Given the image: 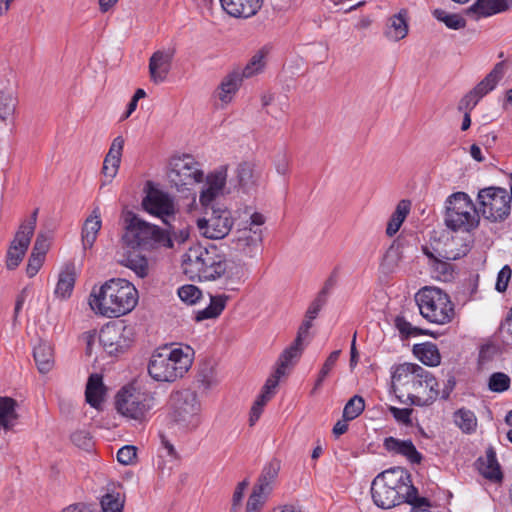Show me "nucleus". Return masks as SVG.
<instances>
[{"label": "nucleus", "mask_w": 512, "mask_h": 512, "mask_svg": "<svg viewBox=\"0 0 512 512\" xmlns=\"http://www.w3.org/2000/svg\"><path fill=\"white\" fill-rule=\"evenodd\" d=\"M182 269L190 280L198 281L223 279L227 283H240L245 275L243 265L228 259L214 244L191 246L182 255Z\"/></svg>", "instance_id": "nucleus-1"}, {"label": "nucleus", "mask_w": 512, "mask_h": 512, "mask_svg": "<svg viewBox=\"0 0 512 512\" xmlns=\"http://www.w3.org/2000/svg\"><path fill=\"white\" fill-rule=\"evenodd\" d=\"M138 302L137 289L125 279H111L93 288L89 305L96 313L114 318L131 312Z\"/></svg>", "instance_id": "nucleus-2"}, {"label": "nucleus", "mask_w": 512, "mask_h": 512, "mask_svg": "<svg viewBox=\"0 0 512 512\" xmlns=\"http://www.w3.org/2000/svg\"><path fill=\"white\" fill-rule=\"evenodd\" d=\"M417 489L412 485L410 474L403 468L395 467L378 474L371 483L374 504L390 509L415 499Z\"/></svg>", "instance_id": "nucleus-3"}, {"label": "nucleus", "mask_w": 512, "mask_h": 512, "mask_svg": "<svg viewBox=\"0 0 512 512\" xmlns=\"http://www.w3.org/2000/svg\"><path fill=\"white\" fill-rule=\"evenodd\" d=\"M192 350L190 347H162L156 350L148 363V373L158 382H174L184 376L192 365Z\"/></svg>", "instance_id": "nucleus-4"}, {"label": "nucleus", "mask_w": 512, "mask_h": 512, "mask_svg": "<svg viewBox=\"0 0 512 512\" xmlns=\"http://www.w3.org/2000/svg\"><path fill=\"white\" fill-rule=\"evenodd\" d=\"M394 385L405 388L408 392L414 391L417 395H410L413 404L420 403L419 394H426V401H433L439 396L438 382L436 378L425 368L414 363L398 365L392 373Z\"/></svg>", "instance_id": "nucleus-5"}, {"label": "nucleus", "mask_w": 512, "mask_h": 512, "mask_svg": "<svg viewBox=\"0 0 512 512\" xmlns=\"http://www.w3.org/2000/svg\"><path fill=\"white\" fill-rule=\"evenodd\" d=\"M122 240L132 249L150 250L157 246L172 249V239L165 234V230L142 220L137 215L129 219Z\"/></svg>", "instance_id": "nucleus-6"}, {"label": "nucleus", "mask_w": 512, "mask_h": 512, "mask_svg": "<svg viewBox=\"0 0 512 512\" xmlns=\"http://www.w3.org/2000/svg\"><path fill=\"white\" fill-rule=\"evenodd\" d=\"M420 314L430 323L444 325L454 317V305L447 293L436 287H424L415 295Z\"/></svg>", "instance_id": "nucleus-7"}, {"label": "nucleus", "mask_w": 512, "mask_h": 512, "mask_svg": "<svg viewBox=\"0 0 512 512\" xmlns=\"http://www.w3.org/2000/svg\"><path fill=\"white\" fill-rule=\"evenodd\" d=\"M445 224L453 231H470L479 224V212L464 192L450 195L446 201Z\"/></svg>", "instance_id": "nucleus-8"}, {"label": "nucleus", "mask_w": 512, "mask_h": 512, "mask_svg": "<svg viewBox=\"0 0 512 512\" xmlns=\"http://www.w3.org/2000/svg\"><path fill=\"white\" fill-rule=\"evenodd\" d=\"M115 406L124 417L142 422L154 407V397L148 392L129 385L117 393Z\"/></svg>", "instance_id": "nucleus-9"}, {"label": "nucleus", "mask_w": 512, "mask_h": 512, "mask_svg": "<svg viewBox=\"0 0 512 512\" xmlns=\"http://www.w3.org/2000/svg\"><path fill=\"white\" fill-rule=\"evenodd\" d=\"M478 212L485 219L492 222L502 221L507 218L511 211V193L505 188L487 187L478 192Z\"/></svg>", "instance_id": "nucleus-10"}, {"label": "nucleus", "mask_w": 512, "mask_h": 512, "mask_svg": "<svg viewBox=\"0 0 512 512\" xmlns=\"http://www.w3.org/2000/svg\"><path fill=\"white\" fill-rule=\"evenodd\" d=\"M172 417L187 430L196 429L201 422V404L197 394L190 390L175 393L172 398Z\"/></svg>", "instance_id": "nucleus-11"}, {"label": "nucleus", "mask_w": 512, "mask_h": 512, "mask_svg": "<svg viewBox=\"0 0 512 512\" xmlns=\"http://www.w3.org/2000/svg\"><path fill=\"white\" fill-rule=\"evenodd\" d=\"M205 209V214L209 215L210 211V216L197 220L200 233L209 239H223L233 226L231 212L219 203L211 204Z\"/></svg>", "instance_id": "nucleus-12"}, {"label": "nucleus", "mask_w": 512, "mask_h": 512, "mask_svg": "<svg viewBox=\"0 0 512 512\" xmlns=\"http://www.w3.org/2000/svg\"><path fill=\"white\" fill-rule=\"evenodd\" d=\"M143 209L152 216L159 218L162 223L172 227L178 212L174 198L157 188H150L142 199Z\"/></svg>", "instance_id": "nucleus-13"}, {"label": "nucleus", "mask_w": 512, "mask_h": 512, "mask_svg": "<svg viewBox=\"0 0 512 512\" xmlns=\"http://www.w3.org/2000/svg\"><path fill=\"white\" fill-rule=\"evenodd\" d=\"M203 178L200 164L192 156L183 155L171 160L168 179L176 188L200 183Z\"/></svg>", "instance_id": "nucleus-14"}, {"label": "nucleus", "mask_w": 512, "mask_h": 512, "mask_svg": "<svg viewBox=\"0 0 512 512\" xmlns=\"http://www.w3.org/2000/svg\"><path fill=\"white\" fill-rule=\"evenodd\" d=\"M132 336V329L122 323L107 324L100 330L99 342L105 352L113 356L130 347Z\"/></svg>", "instance_id": "nucleus-15"}, {"label": "nucleus", "mask_w": 512, "mask_h": 512, "mask_svg": "<svg viewBox=\"0 0 512 512\" xmlns=\"http://www.w3.org/2000/svg\"><path fill=\"white\" fill-rule=\"evenodd\" d=\"M37 212L38 210L36 209L31 215L30 219L25 221L20 226L14 240L11 243V246L7 252L6 261L7 267L9 269H15L20 264L28 249L36 226Z\"/></svg>", "instance_id": "nucleus-16"}, {"label": "nucleus", "mask_w": 512, "mask_h": 512, "mask_svg": "<svg viewBox=\"0 0 512 512\" xmlns=\"http://www.w3.org/2000/svg\"><path fill=\"white\" fill-rule=\"evenodd\" d=\"M235 249L248 257H254L262 243L260 228L243 227L236 231L233 239Z\"/></svg>", "instance_id": "nucleus-17"}, {"label": "nucleus", "mask_w": 512, "mask_h": 512, "mask_svg": "<svg viewBox=\"0 0 512 512\" xmlns=\"http://www.w3.org/2000/svg\"><path fill=\"white\" fill-rule=\"evenodd\" d=\"M227 179V167L221 166L206 177V185L202 190L199 200L202 206L208 207L217 204L216 197L222 193Z\"/></svg>", "instance_id": "nucleus-18"}, {"label": "nucleus", "mask_w": 512, "mask_h": 512, "mask_svg": "<svg viewBox=\"0 0 512 512\" xmlns=\"http://www.w3.org/2000/svg\"><path fill=\"white\" fill-rule=\"evenodd\" d=\"M174 50H158L149 59V75L155 84L164 82L171 70Z\"/></svg>", "instance_id": "nucleus-19"}, {"label": "nucleus", "mask_w": 512, "mask_h": 512, "mask_svg": "<svg viewBox=\"0 0 512 512\" xmlns=\"http://www.w3.org/2000/svg\"><path fill=\"white\" fill-rule=\"evenodd\" d=\"M383 447L389 454L400 455L411 464H420L423 459L422 454L416 449L411 440H402L389 436L384 439Z\"/></svg>", "instance_id": "nucleus-20"}, {"label": "nucleus", "mask_w": 512, "mask_h": 512, "mask_svg": "<svg viewBox=\"0 0 512 512\" xmlns=\"http://www.w3.org/2000/svg\"><path fill=\"white\" fill-rule=\"evenodd\" d=\"M223 10L236 18L254 16L262 7L263 0H220Z\"/></svg>", "instance_id": "nucleus-21"}, {"label": "nucleus", "mask_w": 512, "mask_h": 512, "mask_svg": "<svg viewBox=\"0 0 512 512\" xmlns=\"http://www.w3.org/2000/svg\"><path fill=\"white\" fill-rule=\"evenodd\" d=\"M279 471L280 461L273 459L268 462L263 467L254 489L269 496L273 490Z\"/></svg>", "instance_id": "nucleus-22"}, {"label": "nucleus", "mask_w": 512, "mask_h": 512, "mask_svg": "<svg viewBox=\"0 0 512 512\" xmlns=\"http://www.w3.org/2000/svg\"><path fill=\"white\" fill-rule=\"evenodd\" d=\"M243 79L238 70L232 71L222 79L218 87L217 97L223 104L231 102Z\"/></svg>", "instance_id": "nucleus-23"}, {"label": "nucleus", "mask_w": 512, "mask_h": 512, "mask_svg": "<svg viewBox=\"0 0 512 512\" xmlns=\"http://www.w3.org/2000/svg\"><path fill=\"white\" fill-rule=\"evenodd\" d=\"M478 469L480 473L491 481H501L503 478L500 465L497 461L496 452L492 447L486 450L485 459H478Z\"/></svg>", "instance_id": "nucleus-24"}, {"label": "nucleus", "mask_w": 512, "mask_h": 512, "mask_svg": "<svg viewBox=\"0 0 512 512\" xmlns=\"http://www.w3.org/2000/svg\"><path fill=\"white\" fill-rule=\"evenodd\" d=\"M503 76L504 64L499 62L486 75V77L472 89V91L477 95L478 98L482 99L485 95L495 89Z\"/></svg>", "instance_id": "nucleus-25"}, {"label": "nucleus", "mask_w": 512, "mask_h": 512, "mask_svg": "<svg viewBox=\"0 0 512 512\" xmlns=\"http://www.w3.org/2000/svg\"><path fill=\"white\" fill-rule=\"evenodd\" d=\"M408 33V23L406 12L400 11L388 19L385 29V36L391 41H399L406 37Z\"/></svg>", "instance_id": "nucleus-26"}, {"label": "nucleus", "mask_w": 512, "mask_h": 512, "mask_svg": "<svg viewBox=\"0 0 512 512\" xmlns=\"http://www.w3.org/2000/svg\"><path fill=\"white\" fill-rule=\"evenodd\" d=\"M101 219L98 209L93 210L92 214L85 220L82 228L83 248L89 249L96 241L99 230L101 229Z\"/></svg>", "instance_id": "nucleus-27"}, {"label": "nucleus", "mask_w": 512, "mask_h": 512, "mask_svg": "<svg viewBox=\"0 0 512 512\" xmlns=\"http://www.w3.org/2000/svg\"><path fill=\"white\" fill-rule=\"evenodd\" d=\"M75 265L67 263L59 274V279L55 288V294L61 298H67L71 295L75 284Z\"/></svg>", "instance_id": "nucleus-28"}, {"label": "nucleus", "mask_w": 512, "mask_h": 512, "mask_svg": "<svg viewBox=\"0 0 512 512\" xmlns=\"http://www.w3.org/2000/svg\"><path fill=\"white\" fill-rule=\"evenodd\" d=\"M104 393L105 388L103 385L102 376L99 374L90 375L85 391L87 403L94 408H98L103 401Z\"/></svg>", "instance_id": "nucleus-29"}, {"label": "nucleus", "mask_w": 512, "mask_h": 512, "mask_svg": "<svg viewBox=\"0 0 512 512\" xmlns=\"http://www.w3.org/2000/svg\"><path fill=\"white\" fill-rule=\"evenodd\" d=\"M33 357L40 373L49 372L54 364L53 350L48 342L41 341L33 349Z\"/></svg>", "instance_id": "nucleus-30"}, {"label": "nucleus", "mask_w": 512, "mask_h": 512, "mask_svg": "<svg viewBox=\"0 0 512 512\" xmlns=\"http://www.w3.org/2000/svg\"><path fill=\"white\" fill-rule=\"evenodd\" d=\"M511 6L512 0H477L470 9L482 16H491L503 12Z\"/></svg>", "instance_id": "nucleus-31"}, {"label": "nucleus", "mask_w": 512, "mask_h": 512, "mask_svg": "<svg viewBox=\"0 0 512 512\" xmlns=\"http://www.w3.org/2000/svg\"><path fill=\"white\" fill-rule=\"evenodd\" d=\"M16 401L10 397L0 396V429L10 430L18 418Z\"/></svg>", "instance_id": "nucleus-32"}, {"label": "nucleus", "mask_w": 512, "mask_h": 512, "mask_svg": "<svg viewBox=\"0 0 512 512\" xmlns=\"http://www.w3.org/2000/svg\"><path fill=\"white\" fill-rule=\"evenodd\" d=\"M228 299L229 297L227 295L211 296L210 304L196 313L195 320L200 322L206 319L218 317L224 310Z\"/></svg>", "instance_id": "nucleus-33"}, {"label": "nucleus", "mask_w": 512, "mask_h": 512, "mask_svg": "<svg viewBox=\"0 0 512 512\" xmlns=\"http://www.w3.org/2000/svg\"><path fill=\"white\" fill-rule=\"evenodd\" d=\"M413 351L417 358L427 366H437L440 364L441 356L439 350L431 342L415 345Z\"/></svg>", "instance_id": "nucleus-34"}, {"label": "nucleus", "mask_w": 512, "mask_h": 512, "mask_svg": "<svg viewBox=\"0 0 512 512\" xmlns=\"http://www.w3.org/2000/svg\"><path fill=\"white\" fill-rule=\"evenodd\" d=\"M411 202L409 200H401L397 206L393 214L391 215L387 228L386 234L388 236L395 235L400 229L402 223L406 219L407 215L410 212Z\"/></svg>", "instance_id": "nucleus-35"}, {"label": "nucleus", "mask_w": 512, "mask_h": 512, "mask_svg": "<svg viewBox=\"0 0 512 512\" xmlns=\"http://www.w3.org/2000/svg\"><path fill=\"white\" fill-rule=\"evenodd\" d=\"M236 178L238 186L244 191L248 192L257 181V174L255 173L254 165L250 162H242L236 168Z\"/></svg>", "instance_id": "nucleus-36"}, {"label": "nucleus", "mask_w": 512, "mask_h": 512, "mask_svg": "<svg viewBox=\"0 0 512 512\" xmlns=\"http://www.w3.org/2000/svg\"><path fill=\"white\" fill-rule=\"evenodd\" d=\"M454 423L463 433L471 434L476 430L477 418L475 413L466 408H460L454 412Z\"/></svg>", "instance_id": "nucleus-37"}, {"label": "nucleus", "mask_w": 512, "mask_h": 512, "mask_svg": "<svg viewBox=\"0 0 512 512\" xmlns=\"http://www.w3.org/2000/svg\"><path fill=\"white\" fill-rule=\"evenodd\" d=\"M303 350V344L294 340V342L280 354L276 368H281L285 371L286 368L293 365L300 358Z\"/></svg>", "instance_id": "nucleus-38"}, {"label": "nucleus", "mask_w": 512, "mask_h": 512, "mask_svg": "<svg viewBox=\"0 0 512 512\" xmlns=\"http://www.w3.org/2000/svg\"><path fill=\"white\" fill-rule=\"evenodd\" d=\"M17 99L12 91L0 90V121H7L14 115Z\"/></svg>", "instance_id": "nucleus-39"}, {"label": "nucleus", "mask_w": 512, "mask_h": 512, "mask_svg": "<svg viewBox=\"0 0 512 512\" xmlns=\"http://www.w3.org/2000/svg\"><path fill=\"white\" fill-rule=\"evenodd\" d=\"M431 259V267L435 277L442 281H449L453 277V266L449 262L441 261L431 253H426Z\"/></svg>", "instance_id": "nucleus-40"}, {"label": "nucleus", "mask_w": 512, "mask_h": 512, "mask_svg": "<svg viewBox=\"0 0 512 512\" xmlns=\"http://www.w3.org/2000/svg\"><path fill=\"white\" fill-rule=\"evenodd\" d=\"M433 16L443 22L448 28L458 30L464 28L466 25V20L458 15V14H449L442 9H435L433 11Z\"/></svg>", "instance_id": "nucleus-41"}, {"label": "nucleus", "mask_w": 512, "mask_h": 512, "mask_svg": "<svg viewBox=\"0 0 512 512\" xmlns=\"http://www.w3.org/2000/svg\"><path fill=\"white\" fill-rule=\"evenodd\" d=\"M364 409V399L359 395H354L344 406L342 417L345 420H354L364 411Z\"/></svg>", "instance_id": "nucleus-42"}, {"label": "nucleus", "mask_w": 512, "mask_h": 512, "mask_svg": "<svg viewBox=\"0 0 512 512\" xmlns=\"http://www.w3.org/2000/svg\"><path fill=\"white\" fill-rule=\"evenodd\" d=\"M511 379L503 372H494L488 379V388L495 393H503L510 388Z\"/></svg>", "instance_id": "nucleus-43"}, {"label": "nucleus", "mask_w": 512, "mask_h": 512, "mask_svg": "<svg viewBox=\"0 0 512 512\" xmlns=\"http://www.w3.org/2000/svg\"><path fill=\"white\" fill-rule=\"evenodd\" d=\"M265 52L263 50L258 51L247 63L245 68L240 72L243 78H250L255 74L262 71L265 65Z\"/></svg>", "instance_id": "nucleus-44"}, {"label": "nucleus", "mask_w": 512, "mask_h": 512, "mask_svg": "<svg viewBox=\"0 0 512 512\" xmlns=\"http://www.w3.org/2000/svg\"><path fill=\"white\" fill-rule=\"evenodd\" d=\"M124 500L119 493H107L101 499L103 512H122Z\"/></svg>", "instance_id": "nucleus-45"}, {"label": "nucleus", "mask_w": 512, "mask_h": 512, "mask_svg": "<svg viewBox=\"0 0 512 512\" xmlns=\"http://www.w3.org/2000/svg\"><path fill=\"white\" fill-rule=\"evenodd\" d=\"M126 266L141 278L148 274V261L144 256L130 254L126 259Z\"/></svg>", "instance_id": "nucleus-46"}, {"label": "nucleus", "mask_w": 512, "mask_h": 512, "mask_svg": "<svg viewBox=\"0 0 512 512\" xmlns=\"http://www.w3.org/2000/svg\"><path fill=\"white\" fill-rule=\"evenodd\" d=\"M395 326L404 337L426 335L428 331L412 326L404 317L398 316L395 319Z\"/></svg>", "instance_id": "nucleus-47"}, {"label": "nucleus", "mask_w": 512, "mask_h": 512, "mask_svg": "<svg viewBox=\"0 0 512 512\" xmlns=\"http://www.w3.org/2000/svg\"><path fill=\"white\" fill-rule=\"evenodd\" d=\"M340 353H341L340 350H335V351L331 352L330 355L327 357V359L325 360V362L319 372L318 378L315 383V388H318L322 385L325 378L328 376V374L331 372V370L336 365V362L338 361Z\"/></svg>", "instance_id": "nucleus-48"}, {"label": "nucleus", "mask_w": 512, "mask_h": 512, "mask_svg": "<svg viewBox=\"0 0 512 512\" xmlns=\"http://www.w3.org/2000/svg\"><path fill=\"white\" fill-rule=\"evenodd\" d=\"M201 295V290L195 285H183L178 289L179 298L187 304H195Z\"/></svg>", "instance_id": "nucleus-49"}, {"label": "nucleus", "mask_w": 512, "mask_h": 512, "mask_svg": "<svg viewBox=\"0 0 512 512\" xmlns=\"http://www.w3.org/2000/svg\"><path fill=\"white\" fill-rule=\"evenodd\" d=\"M267 497L268 496L266 494L253 488V491L247 502L246 512H258Z\"/></svg>", "instance_id": "nucleus-50"}, {"label": "nucleus", "mask_w": 512, "mask_h": 512, "mask_svg": "<svg viewBox=\"0 0 512 512\" xmlns=\"http://www.w3.org/2000/svg\"><path fill=\"white\" fill-rule=\"evenodd\" d=\"M499 354V347L493 343H486L480 347L479 350V364L484 365L485 363L494 359Z\"/></svg>", "instance_id": "nucleus-51"}, {"label": "nucleus", "mask_w": 512, "mask_h": 512, "mask_svg": "<svg viewBox=\"0 0 512 512\" xmlns=\"http://www.w3.org/2000/svg\"><path fill=\"white\" fill-rule=\"evenodd\" d=\"M137 449L134 446L127 445L120 448L117 452V460L123 465H131L135 462Z\"/></svg>", "instance_id": "nucleus-52"}, {"label": "nucleus", "mask_w": 512, "mask_h": 512, "mask_svg": "<svg viewBox=\"0 0 512 512\" xmlns=\"http://www.w3.org/2000/svg\"><path fill=\"white\" fill-rule=\"evenodd\" d=\"M285 371L281 368H276L273 375H271L265 382V385L262 388V393L266 395L274 394L275 388L278 386L280 378L285 375Z\"/></svg>", "instance_id": "nucleus-53"}, {"label": "nucleus", "mask_w": 512, "mask_h": 512, "mask_svg": "<svg viewBox=\"0 0 512 512\" xmlns=\"http://www.w3.org/2000/svg\"><path fill=\"white\" fill-rule=\"evenodd\" d=\"M120 163V160L106 155L103 162L102 173L105 175V177H108L110 180H112L117 175Z\"/></svg>", "instance_id": "nucleus-54"}, {"label": "nucleus", "mask_w": 512, "mask_h": 512, "mask_svg": "<svg viewBox=\"0 0 512 512\" xmlns=\"http://www.w3.org/2000/svg\"><path fill=\"white\" fill-rule=\"evenodd\" d=\"M511 275H512V270H511L510 266L509 265L503 266L502 269L498 273L497 281H496V285H495V289L498 292L506 291V289L508 287V283L511 278Z\"/></svg>", "instance_id": "nucleus-55"}, {"label": "nucleus", "mask_w": 512, "mask_h": 512, "mask_svg": "<svg viewBox=\"0 0 512 512\" xmlns=\"http://www.w3.org/2000/svg\"><path fill=\"white\" fill-rule=\"evenodd\" d=\"M168 230H165V234L172 239V248H174V243L182 244L189 238V229L184 227L181 229H178L177 231L174 230V225L172 224V227H168Z\"/></svg>", "instance_id": "nucleus-56"}, {"label": "nucleus", "mask_w": 512, "mask_h": 512, "mask_svg": "<svg viewBox=\"0 0 512 512\" xmlns=\"http://www.w3.org/2000/svg\"><path fill=\"white\" fill-rule=\"evenodd\" d=\"M481 99L471 90L459 102L458 109L471 112Z\"/></svg>", "instance_id": "nucleus-57"}, {"label": "nucleus", "mask_w": 512, "mask_h": 512, "mask_svg": "<svg viewBox=\"0 0 512 512\" xmlns=\"http://www.w3.org/2000/svg\"><path fill=\"white\" fill-rule=\"evenodd\" d=\"M71 441L78 447L89 449L92 446V439L88 432L80 430L71 435Z\"/></svg>", "instance_id": "nucleus-58"}, {"label": "nucleus", "mask_w": 512, "mask_h": 512, "mask_svg": "<svg viewBox=\"0 0 512 512\" xmlns=\"http://www.w3.org/2000/svg\"><path fill=\"white\" fill-rule=\"evenodd\" d=\"M391 414L393 415V417L396 419V421H398L399 423H402V424H405V425H410L411 424V414H412V409L410 408H397V407H393L391 406L389 408Z\"/></svg>", "instance_id": "nucleus-59"}, {"label": "nucleus", "mask_w": 512, "mask_h": 512, "mask_svg": "<svg viewBox=\"0 0 512 512\" xmlns=\"http://www.w3.org/2000/svg\"><path fill=\"white\" fill-rule=\"evenodd\" d=\"M124 143V138L122 136H117L113 139L109 151L106 155L121 161Z\"/></svg>", "instance_id": "nucleus-60"}, {"label": "nucleus", "mask_w": 512, "mask_h": 512, "mask_svg": "<svg viewBox=\"0 0 512 512\" xmlns=\"http://www.w3.org/2000/svg\"><path fill=\"white\" fill-rule=\"evenodd\" d=\"M48 248L49 241L47 236H45L44 234H38L32 249V253H34L35 255L45 257Z\"/></svg>", "instance_id": "nucleus-61"}, {"label": "nucleus", "mask_w": 512, "mask_h": 512, "mask_svg": "<svg viewBox=\"0 0 512 512\" xmlns=\"http://www.w3.org/2000/svg\"><path fill=\"white\" fill-rule=\"evenodd\" d=\"M326 302V299H324L322 296L317 295L316 298L308 307L305 317L313 321L317 317L322 307L326 304Z\"/></svg>", "instance_id": "nucleus-62"}, {"label": "nucleus", "mask_w": 512, "mask_h": 512, "mask_svg": "<svg viewBox=\"0 0 512 512\" xmlns=\"http://www.w3.org/2000/svg\"><path fill=\"white\" fill-rule=\"evenodd\" d=\"M44 258L45 257L31 253L29 260H28L27 269H26L29 277H33L38 273L39 269L41 268V266L43 264Z\"/></svg>", "instance_id": "nucleus-63"}, {"label": "nucleus", "mask_w": 512, "mask_h": 512, "mask_svg": "<svg viewBox=\"0 0 512 512\" xmlns=\"http://www.w3.org/2000/svg\"><path fill=\"white\" fill-rule=\"evenodd\" d=\"M405 502L411 504L410 512H430L428 500L423 497H418V493L415 494V499Z\"/></svg>", "instance_id": "nucleus-64"}]
</instances>
